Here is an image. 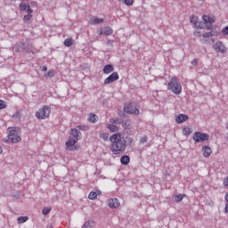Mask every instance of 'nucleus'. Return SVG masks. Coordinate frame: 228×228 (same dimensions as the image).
Returning <instances> with one entry per match:
<instances>
[{
  "label": "nucleus",
  "mask_w": 228,
  "mask_h": 228,
  "mask_svg": "<svg viewBox=\"0 0 228 228\" xmlns=\"http://www.w3.org/2000/svg\"><path fill=\"white\" fill-rule=\"evenodd\" d=\"M110 142V151L114 154V156H118L119 154H124L126 149H127V141L124 137L122 133L118 132L113 134L109 138Z\"/></svg>",
  "instance_id": "f257e3e1"
},
{
  "label": "nucleus",
  "mask_w": 228,
  "mask_h": 228,
  "mask_svg": "<svg viewBox=\"0 0 228 228\" xmlns=\"http://www.w3.org/2000/svg\"><path fill=\"white\" fill-rule=\"evenodd\" d=\"M167 90L172 92V94H175V95H181L183 93V86L181 85V82H179V79L176 77H173L168 84H167Z\"/></svg>",
  "instance_id": "f03ea898"
},
{
  "label": "nucleus",
  "mask_w": 228,
  "mask_h": 228,
  "mask_svg": "<svg viewBox=\"0 0 228 228\" xmlns=\"http://www.w3.org/2000/svg\"><path fill=\"white\" fill-rule=\"evenodd\" d=\"M7 131L10 143H19V142H20L21 138L18 134L19 128L15 126H10Z\"/></svg>",
  "instance_id": "7ed1b4c3"
},
{
  "label": "nucleus",
  "mask_w": 228,
  "mask_h": 228,
  "mask_svg": "<svg viewBox=\"0 0 228 228\" xmlns=\"http://www.w3.org/2000/svg\"><path fill=\"white\" fill-rule=\"evenodd\" d=\"M202 20L203 23L200 22L198 24V28H200V29H204V28H206V29H211V28H213V24H215V18L209 15H203Z\"/></svg>",
  "instance_id": "20e7f679"
},
{
  "label": "nucleus",
  "mask_w": 228,
  "mask_h": 228,
  "mask_svg": "<svg viewBox=\"0 0 228 228\" xmlns=\"http://www.w3.org/2000/svg\"><path fill=\"white\" fill-rule=\"evenodd\" d=\"M50 115H51V107L47 105L43 106L41 109L38 110V111L36 112V117L39 120L49 118Z\"/></svg>",
  "instance_id": "39448f33"
},
{
  "label": "nucleus",
  "mask_w": 228,
  "mask_h": 228,
  "mask_svg": "<svg viewBox=\"0 0 228 228\" xmlns=\"http://www.w3.org/2000/svg\"><path fill=\"white\" fill-rule=\"evenodd\" d=\"M193 141L196 142V143H200L204 142H208L209 140V134L206 133H200V132H195L193 134Z\"/></svg>",
  "instance_id": "423d86ee"
},
{
  "label": "nucleus",
  "mask_w": 228,
  "mask_h": 228,
  "mask_svg": "<svg viewBox=\"0 0 228 228\" xmlns=\"http://www.w3.org/2000/svg\"><path fill=\"white\" fill-rule=\"evenodd\" d=\"M123 110L125 111V113H128L130 115H140V110L133 104H128L125 106Z\"/></svg>",
  "instance_id": "0eeeda50"
},
{
  "label": "nucleus",
  "mask_w": 228,
  "mask_h": 228,
  "mask_svg": "<svg viewBox=\"0 0 228 228\" xmlns=\"http://www.w3.org/2000/svg\"><path fill=\"white\" fill-rule=\"evenodd\" d=\"M78 141L79 138L69 137V141L66 142L67 151H77V147L74 145H76V143H77Z\"/></svg>",
  "instance_id": "6e6552de"
},
{
  "label": "nucleus",
  "mask_w": 228,
  "mask_h": 228,
  "mask_svg": "<svg viewBox=\"0 0 228 228\" xmlns=\"http://www.w3.org/2000/svg\"><path fill=\"white\" fill-rule=\"evenodd\" d=\"M110 124L107 126V129H109L110 133H117V131H118V126H117V125L120 124V120L110 118Z\"/></svg>",
  "instance_id": "1a4fd4ad"
},
{
  "label": "nucleus",
  "mask_w": 228,
  "mask_h": 228,
  "mask_svg": "<svg viewBox=\"0 0 228 228\" xmlns=\"http://www.w3.org/2000/svg\"><path fill=\"white\" fill-rule=\"evenodd\" d=\"M213 49L214 51H216V53H227V48L225 47L224 43H222V41L216 42L213 45Z\"/></svg>",
  "instance_id": "9d476101"
},
{
  "label": "nucleus",
  "mask_w": 228,
  "mask_h": 228,
  "mask_svg": "<svg viewBox=\"0 0 228 228\" xmlns=\"http://www.w3.org/2000/svg\"><path fill=\"white\" fill-rule=\"evenodd\" d=\"M119 76L118 72H113L107 78L104 79V85H111V83H115V81H118Z\"/></svg>",
  "instance_id": "9b49d317"
},
{
  "label": "nucleus",
  "mask_w": 228,
  "mask_h": 228,
  "mask_svg": "<svg viewBox=\"0 0 228 228\" xmlns=\"http://www.w3.org/2000/svg\"><path fill=\"white\" fill-rule=\"evenodd\" d=\"M20 12H27V13H33V9L29 6V4H26L24 2L19 4Z\"/></svg>",
  "instance_id": "f8f14e48"
},
{
  "label": "nucleus",
  "mask_w": 228,
  "mask_h": 228,
  "mask_svg": "<svg viewBox=\"0 0 228 228\" xmlns=\"http://www.w3.org/2000/svg\"><path fill=\"white\" fill-rule=\"evenodd\" d=\"M120 206V201L118 199H110L109 200V208L111 209H117Z\"/></svg>",
  "instance_id": "ddd939ff"
},
{
  "label": "nucleus",
  "mask_w": 228,
  "mask_h": 228,
  "mask_svg": "<svg viewBox=\"0 0 228 228\" xmlns=\"http://www.w3.org/2000/svg\"><path fill=\"white\" fill-rule=\"evenodd\" d=\"M100 35H104L105 37H110L113 35V28L110 27H105L103 28H101Z\"/></svg>",
  "instance_id": "4468645a"
},
{
  "label": "nucleus",
  "mask_w": 228,
  "mask_h": 228,
  "mask_svg": "<svg viewBox=\"0 0 228 228\" xmlns=\"http://www.w3.org/2000/svg\"><path fill=\"white\" fill-rule=\"evenodd\" d=\"M100 195H102V192L101 191L99 190L93 191L89 193L88 199L90 200H95V199H97V197H100Z\"/></svg>",
  "instance_id": "2eb2a0df"
},
{
  "label": "nucleus",
  "mask_w": 228,
  "mask_h": 228,
  "mask_svg": "<svg viewBox=\"0 0 228 228\" xmlns=\"http://www.w3.org/2000/svg\"><path fill=\"white\" fill-rule=\"evenodd\" d=\"M188 118H189L188 116H186L185 114H179L175 118V122L176 124H183V122H186Z\"/></svg>",
  "instance_id": "dca6fc26"
},
{
  "label": "nucleus",
  "mask_w": 228,
  "mask_h": 228,
  "mask_svg": "<svg viewBox=\"0 0 228 228\" xmlns=\"http://www.w3.org/2000/svg\"><path fill=\"white\" fill-rule=\"evenodd\" d=\"M202 152L204 158H209L213 152V151L209 148V146H203Z\"/></svg>",
  "instance_id": "f3484780"
},
{
  "label": "nucleus",
  "mask_w": 228,
  "mask_h": 228,
  "mask_svg": "<svg viewBox=\"0 0 228 228\" xmlns=\"http://www.w3.org/2000/svg\"><path fill=\"white\" fill-rule=\"evenodd\" d=\"M113 70H115V68L113 67V65L111 64H107L103 67V74H111V72H113Z\"/></svg>",
  "instance_id": "a211bd4d"
},
{
  "label": "nucleus",
  "mask_w": 228,
  "mask_h": 228,
  "mask_svg": "<svg viewBox=\"0 0 228 228\" xmlns=\"http://www.w3.org/2000/svg\"><path fill=\"white\" fill-rule=\"evenodd\" d=\"M82 228H97V227H96V224L94 220H88L84 224Z\"/></svg>",
  "instance_id": "6ab92c4d"
},
{
  "label": "nucleus",
  "mask_w": 228,
  "mask_h": 228,
  "mask_svg": "<svg viewBox=\"0 0 228 228\" xmlns=\"http://www.w3.org/2000/svg\"><path fill=\"white\" fill-rule=\"evenodd\" d=\"M121 165H129L131 163V158L128 155H124L120 159Z\"/></svg>",
  "instance_id": "aec40b11"
},
{
  "label": "nucleus",
  "mask_w": 228,
  "mask_h": 228,
  "mask_svg": "<svg viewBox=\"0 0 228 228\" xmlns=\"http://www.w3.org/2000/svg\"><path fill=\"white\" fill-rule=\"evenodd\" d=\"M98 120H99V118L97 117V115L92 114V113L89 115V118H88L89 122L95 124V122H97Z\"/></svg>",
  "instance_id": "412c9836"
},
{
  "label": "nucleus",
  "mask_w": 228,
  "mask_h": 228,
  "mask_svg": "<svg viewBox=\"0 0 228 228\" xmlns=\"http://www.w3.org/2000/svg\"><path fill=\"white\" fill-rule=\"evenodd\" d=\"M64 45L66 47H72V45H74V40H72V38H66L64 40Z\"/></svg>",
  "instance_id": "4be33fe9"
},
{
  "label": "nucleus",
  "mask_w": 228,
  "mask_h": 228,
  "mask_svg": "<svg viewBox=\"0 0 228 228\" xmlns=\"http://www.w3.org/2000/svg\"><path fill=\"white\" fill-rule=\"evenodd\" d=\"M182 133H183V136H190V134L192 133V130L190 127H183L182 129Z\"/></svg>",
  "instance_id": "5701e85b"
},
{
  "label": "nucleus",
  "mask_w": 228,
  "mask_h": 228,
  "mask_svg": "<svg viewBox=\"0 0 228 228\" xmlns=\"http://www.w3.org/2000/svg\"><path fill=\"white\" fill-rule=\"evenodd\" d=\"M102 22H104V19H100L97 17L91 19V23L93 24H102Z\"/></svg>",
  "instance_id": "b1692460"
},
{
  "label": "nucleus",
  "mask_w": 228,
  "mask_h": 228,
  "mask_svg": "<svg viewBox=\"0 0 228 228\" xmlns=\"http://www.w3.org/2000/svg\"><path fill=\"white\" fill-rule=\"evenodd\" d=\"M79 134H80V133L78 132L77 129H71L70 130V135L73 136L71 138H78V140H79Z\"/></svg>",
  "instance_id": "393cba45"
},
{
  "label": "nucleus",
  "mask_w": 228,
  "mask_h": 228,
  "mask_svg": "<svg viewBox=\"0 0 228 228\" xmlns=\"http://www.w3.org/2000/svg\"><path fill=\"white\" fill-rule=\"evenodd\" d=\"M28 220H29V218L28 216H20L17 218L18 224H24V223L28 222Z\"/></svg>",
  "instance_id": "a878e982"
},
{
  "label": "nucleus",
  "mask_w": 228,
  "mask_h": 228,
  "mask_svg": "<svg viewBox=\"0 0 228 228\" xmlns=\"http://www.w3.org/2000/svg\"><path fill=\"white\" fill-rule=\"evenodd\" d=\"M122 126L124 129H129L131 127V121L130 120H126L122 123Z\"/></svg>",
  "instance_id": "bb28decb"
},
{
  "label": "nucleus",
  "mask_w": 228,
  "mask_h": 228,
  "mask_svg": "<svg viewBox=\"0 0 228 228\" xmlns=\"http://www.w3.org/2000/svg\"><path fill=\"white\" fill-rule=\"evenodd\" d=\"M31 19H33V15L31 13H28L27 15H25L23 17L24 22H29V20H31Z\"/></svg>",
  "instance_id": "cd10ccee"
},
{
  "label": "nucleus",
  "mask_w": 228,
  "mask_h": 228,
  "mask_svg": "<svg viewBox=\"0 0 228 228\" xmlns=\"http://www.w3.org/2000/svg\"><path fill=\"white\" fill-rule=\"evenodd\" d=\"M54 74H56L54 69L49 70L47 73L45 74V77H53Z\"/></svg>",
  "instance_id": "c85d7f7f"
},
{
  "label": "nucleus",
  "mask_w": 228,
  "mask_h": 228,
  "mask_svg": "<svg viewBox=\"0 0 228 228\" xmlns=\"http://www.w3.org/2000/svg\"><path fill=\"white\" fill-rule=\"evenodd\" d=\"M77 129H80V131H88V129H90V126L86 125H81L77 126Z\"/></svg>",
  "instance_id": "c756f323"
},
{
  "label": "nucleus",
  "mask_w": 228,
  "mask_h": 228,
  "mask_svg": "<svg viewBox=\"0 0 228 228\" xmlns=\"http://www.w3.org/2000/svg\"><path fill=\"white\" fill-rule=\"evenodd\" d=\"M100 138L104 140V142L108 141V138H110V134L108 133H102L100 134Z\"/></svg>",
  "instance_id": "7c9ffc66"
},
{
  "label": "nucleus",
  "mask_w": 228,
  "mask_h": 228,
  "mask_svg": "<svg viewBox=\"0 0 228 228\" xmlns=\"http://www.w3.org/2000/svg\"><path fill=\"white\" fill-rule=\"evenodd\" d=\"M147 135H144V136H142L141 138H140V140H139V143L141 144V145H143V143H147Z\"/></svg>",
  "instance_id": "2f4dec72"
},
{
  "label": "nucleus",
  "mask_w": 228,
  "mask_h": 228,
  "mask_svg": "<svg viewBox=\"0 0 228 228\" xmlns=\"http://www.w3.org/2000/svg\"><path fill=\"white\" fill-rule=\"evenodd\" d=\"M183 199H184V195H183V194H178L175 197V202H181V200H183Z\"/></svg>",
  "instance_id": "473e14b6"
},
{
  "label": "nucleus",
  "mask_w": 228,
  "mask_h": 228,
  "mask_svg": "<svg viewBox=\"0 0 228 228\" xmlns=\"http://www.w3.org/2000/svg\"><path fill=\"white\" fill-rule=\"evenodd\" d=\"M51 213V207H45L43 208V215H49Z\"/></svg>",
  "instance_id": "72a5a7b5"
},
{
  "label": "nucleus",
  "mask_w": 228,
  "mask_h": 228,
  "mask_svg": "<svg viewBox=\"0 0 228 228\" xmlns=\"http://www.w3.org/2000/svg\"><path fill=\"white\" fill-rule=\"evenodd\" d=\"M123 2L126 6H133L134 0H123Z\"/></svg>",
  "instance_id": "f704fd0d"
},
{
  "label": "nucleus",
  "mask_w": 228,
  "mask_h": 228,
  "mask_svg": "<svg viewBox=\"0 0 228 228\" xmlns=\"http://www.w3.org/2000/svg\"><path fill=\"white\" fill-rule=\"evenodd\" d=\"M191 22H192V24H197V22H199V17L191 16Z\"/></svg>",
  "instance_id": "c9c22d12"
},
{
  "label": "nucleus",
  "mask_w": 228,
  "mask_h": 228,
  "mask_svg": "<svg viewBox=\"0 0 228 228\" xmlns=\"http://www.w3.org/2000/svg\"><path fill=\"white\" fill-rule=\"evenodd\" d=\"M203 38H209L213 37V32H206L202 35Z\"/></svg>",
  "instance_id": "e433bc0d"
},
{
  "label": "nucleus",
  "mask_w": 228,
  "mask_h": 228,
  "mask_svg": "<svg viewBox=\"0 0 228 228\" xmlns=\"http://www.w3.org/2000/svg\"><path fill=\"white\" fill-rule=\"evenodd\" d=\"M6 106V102L0 100V110H4Z\"/></svg>",
  "instance_id": "4c0bfd02"
},
{
  "label": "nucleus",
  "mask_w": 228,
  "mask_h": 228,
  "mask_svg": "<svg viewBox=\"0 0 228 228\" xmlns=\"http://www.w3.org/2000/svg\"><path fill=\"white\" fill-rule=\"evenodd\" d=\"M221 33H223L224 36L228 35V26L222 28Z\"/></svg>",
  "instance_id": "58836bf2"
},
{
  "label": "nucleus",
  "mask_w": 228,
  "mask_h": 228,
  "mask_svg": "<svg viewBox=\"0 0 228 228\" xmlns=\"http://www.w3.org/2000/svg\"><path fill=\"white\" fill-rule=\"evenodd\" d=\"M191 65H199V59H193L191 61Z\"/></svg>",
  "instance_id": "ea45409f"
},
{
  "label": "nucleus",
  "mask_w": 228,
  "mask_h": 228,
  "mask_svg": "<svg viewBox=\"0 0 228 228\" xmlns=\"http://www.w3.org/2000/svg\"><path fill=\"white\" fill-rule=\"evenodd\" d=\"M223 184H224V186L228 187V176L224 179Z\"/></svg>",
  "instance_id": "a19ab883"
},
{
  "label": "nucleus",
  "mask_w": 228,
  "mask_h": 228,
  "mask_svg": "<svg viewBox=\"0 0 228 228\" xmlns=\"http://www.w3.org/2000/svg\"><path fill=\"white\" fill-rule=\"evenodd\" d=\"M194 37H201L200 31H198V30L194 31Z\"/></svg>",
  "instance_id": "79ce46f5"
},
{
  "label": "nucleus",
  "mask_w": 228,
  "mask_h": 228,
  "mask_svg": "<svg viewBox=\"0 0 228 228\" xmlns=\"http://www.w3.org/2000/svg\"><path fill=\"white\" fill-rule=\"evenodd\" d=\"M41 70L42 72H47V66H43Z\"/></svg>",
  "instance_id": "37998d69"
},
{
  "label": "nucleus",
  "mask_w": 228,
  "mask_h": 228,
  "mask_svg": "<svg viewBox=\"0 0 228 228\" xmlns=\"http://www.w3.org/2000/svg\"><path fill=\"white\" fill-rule=\"evenodd\" d=\"M224 213H228V202L225 204Z\"/></svg>",
  "instance_id": "c03bdc74"
},
{
  "label": "nucleus",
  "mask_w": 228,
  "mask_h": 228,
  "mask_svg": "<svg viewBox=\"0 0 228 228\" xmlns=\"http://www.w3.org/2000/svg\"><path fill=\"white\" fill-rule=\"evenodd\" d=\"M128 142H129L130 143H134V139H133V138L130 137V138L128 139Z\"/></svg>",
  "instance_id": "a18cd8bd"
},
{
  "label": "nucleus",
  "mask_w": 228,
  "mask_h": 228,
  "mask_svg": "<svg viewBox=\"0 0 228 228\" xmlns=\"http://www.w3.org/2000/svg\"><path fill=\"white\" fill-rule=\"evenodd\" d=\"M224 199H225L226 202H228V192L225 194Z\"/></svg>",
  "instance_id": "49530a36"
},
{
  "label": "nucleus",
  "mask_w": 228,
  "mask_h": 228,
  "mask_svg": "<svg viewBox=\"0 0 228 228\" xmlns=\"http://www.w3.org/2000/svg\"><path fill=\"white\" fill-rule=\"evenodd\" d=\"M0 154H3V148L0 147Z\"/></svg>",
  "instance_id": "de8ad7c7"
},
{
  "label": "nucleus",
  "mask_w": 228,
  "mask_h": 228,
  "mask_svg": "<svg viewBox=\"0 0 228 228\" xmlns=\"http://www.w3.org/2000/svg\"><path fill=\"white\" fill-rule=\"evenodd\" d=\"M118 116H119V117H122V114L118 113Z\"/></svg>",
  "instance_id": "09e8293b"
},
{
  "label": "nucleus",
  "mask_w": 228,
  "mask_h": 228,
  "mask_svg": "<svg viewBox=\"0 0 228 228\" xmlns=\"http://www.w3.org/2000/svg\"><path fill=\"white\" fill-rule=\"evenodd\" d=\"M198 1H206V0H198Z\"/></svg>",
  "instance_id": "8fccbe9b"
},
{
  "label": "nucleus",
  "mask_w": 228,
  "mask_h": 228,
  "mask_svg": "<svg viewBox=\"0 0 228 228\" xmlns=\"http://www.w3.org/2000/svg\"><path fill=\"white\" fill-rule=\"evenodd\" d=\"M118 1H124V0H118Z\"/></svg>",
  "instance_id": "3c124183"
}]
</instances>
